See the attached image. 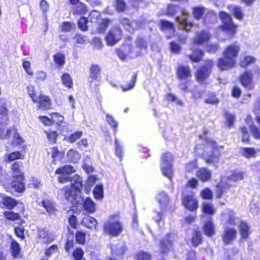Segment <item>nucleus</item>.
Segmentation results:
<instances>
[{
	"mask_svg": "<svg viewBox=\"0 0 260 260\" xmlns=\"http://www.w3.org/2000/svg\"><path fill=\"white\" fill-rule=\"evenodd\" d=\"M101 69L97 64H92L90 68L89 77L92 80H96L100 77Z\"/></svg>",
	"mask_w": 260,
	"mask_h": 260,
	"instance_id": "33",
	"label": "nucleus"
},
{
	"mask_svg": "<svg viewBox=\"0 0 260 260\" xmlns=\"http://www.w3.org/2000/svg\"><path fill=\"white\" fill-rule=\"evenodd\" d=\"M20 162L16 161L14 162L11 167V169L13 171V177H19L21 178L22 177L23 173L20 171Z\"/></svg>",
	"mask_w": 260,
	"mask_h": 260,
	"instance_id": "36",
	"label": "nucleus"
},
{
	"mask_svg": "<svg viewBox=\"0 0 260 260\" xmlns=\"http://www.w3.org/2000/svg\"><path fill=\"white\" fill-rule=\"evenodd\" d=\"M255 59L251 56H247L241 62L240 66L242 68H246L249 64L254 62Z\"/></svg>",
	"mask_w": 260,
	"mask_h": 260,
	"instance_id": "56",
	"label": "nucleus"
},
{
	"mask_svg": "<svg viewBox=\"0 0 260 260\" xmlns=\"http://www.w3.org/2000/svg\"><path fill=\"white\" fill-rule=\"evenodd\" d=\"M236 62L233 59H229L224 57L218 59L217 67L221 70H226L233 68Z\"/></svg>",
	"mask_w": 260,
	"mask_h": 260,
	"instance_id": "14",
	"label": "nucleus"
},
{
	"mask_svg": "<svg viewBox=\"0 0 260 260\" xmlns=\"http://www.w3.org/2000/svg\"><path fill=\"white\" fill-rule=\"evenodd\" d=\"M51 119L53 123L57 124L61 123L63 120V116L57 113H53L51 115Z\"/></svg>",
	"mask_w": 260,
	"mask_h": 260,
	"instance_id": "63",
	"label": "nucleus"
},
{
	"mask_svg": "<svg viewBox=\"0 0 260 260\" xmlns=\"http://www.w3.org/2000/svg\"><path fill=\"white\" fill-rule=\"evenodd\" d=\"M182 202L185 207L190 211L196 210L198 207V201L192 194L184 196Z\"/></svg>",
	"mask_w": 260,
	"mask_h": 260,
	"instance_id": "11",
	"label": "nucleus"
},
{
	"mask_svg": "<svg viewBox=\"0 0 260 260\" xmlns=\"http://www.w3.org/2000/svg\"><path fill=\"white\" fill-rule=\"evenodd\" d=\"M83 254L84 252L81 248L76 249L73 253L75 260H81L83 258Z\"/></svg>",
	"mask_w": 260,
	"mask_h": 260,
	"instance_id": "64",
	"label": "nucleus"
},
{
	"mask_svg": "<svg viewBox=\"0 0 260 260\" xmlns=\"http://www.w3.org/2000/svg\"><path fill=\"white\" fill-rule=\"evenodd\" d=\"M135 43L136 47L140 50H146L147 48V43L143 38L138 37Z\"/></svg>",
	"mask_w": 260,
	"mask_h": 260,
	"instance_id": "47",
	"label": "nucleus"
},
{
	"mask_svg": "<svg viewBox=\"0 0 260 260\" xmlns=\"http://www.w3.org/2000/svg\"><path fill=\"white\" fill-rule=\"evenodd\" d=\"M22 155L19 151L12 152L6 155V161L11 162L17 159H21Z\"/></svg>",
	"mask_w": 260,
	"mask_h": 260,
	"instance_id": "49",
	"label": "nucleus"
},
{
	"mask_svg": "<svg viewBox=\"0 0 260 260\" xmlns=\"http://www.w3.org/2000/svg\"><path fill=\"white\" fill-rule=\"evenodd\" d=\"M87 12L86 6L82 3H79L74 10V13L78 14H85Z\"/></svg>",
	"mask_w": 260,
	"mask_h": 260,
	"instance_id": "50",
	"label": "nucleus"
},
{
	"mask_svg": "<svg viewBox=\"0 0 260 260\" xmlns=\"http://www.w3.org/2000/svg\"><path fill=\"white\" fill-rule=\"evenodd\" d=\"M172 156L171 153L166 152L163 154L161 161V169L164 176L171 178L172 175Z\"/></svg>",
	"mask_w": 260,
	"mask_h": 260,
	"instance_id": "5",
	"label": "nucleus"
},
{
	"mask_svg": "<svg viewBox=\"0 0 260 260\" xmlns=\"http://www.w3.org/2000/svg\"><path fill=\"white\" fill-rule=\"evenodd\" d=\"M4 214L6 218L10 220H16L20 218V215L18 213L13 211H6Z\"/></svg>",
	"mask_w": 260,
	"mask_h": 260,
	"instance_id": "54",
	"label": "nucleus"
},
{
	"mask_svg": "<svg viewBox=\"0 0 260 260\" xmlns=\"http://www.w3.org/2000/svg\"><path fill=\"white\" fill-rule=\"evenodd\" d=\"M20 247L18 243L13 240L11 244V252L12 256L19 257L20 256Z\"/></svg>",
	"mask_w": 260,
	"mask_h": 260,
	"instance_id": "31",
	"label": "nucleus"
},
{
	"mask_svg": "<svg viewBox=\"0 0 260 260\" xmlns=\"http://www.w3.org/2000/svg\"><path fill=\"white\" fill-rule=\"evenodd\" d=\"M178 77L182 80L187 79L191 76L190 68L187 66H180L177 69Z\"/></svg>",
	"mask_w": 260,
	"mask_h": 260,
	"instance_id": "17",
	"label": "nucleus"
},
{
	"mask_svg": "<svg viewBox=\"0 0 260 260\" xmlns=\"http://www.w3.org/2000/svg\"><path fill=\"white\" fill-rule=\"evenodd\" d=\"M76 25L74 23L71 22H64L60 25V29L62 32H70L75 29Z\"/></svg>",
	"mask_w": 260,
	"mask_h": 260,
	"instance_id": "40",
	"label": "nucleus"
},
{
	"mask_svg": "<svg viewBox=\"0 0 260 260\" xmlns=\"http://www.w3.org/2000/svg\"><path fill=\"white\" fill-rule=\"evenodd\" d=\"M213 66V63L212 60H207L205 66L201 68L197 72L196 77L197 79L202 81L210 75Z\"/></svg>",
	"mask_w": 260,
	"mask_h": 260,
	"instance_id": "9",
	"label": "nucleus"
},
{
	"mask_svg": "<svg viewBox=\"0 0 260 260\" xmlns=\"http://www.w3.org/2000/svg\"><path fill=\"white\" fill-rule=\"evenodd\" d=\"M68 160L72 162L76 163L80 159V155L79 153L74 149H70L67 154Z\"/></svg>",
	"mask_w": 260,
	"mask_h": 260,
	"instance_id": "32",
	"label": "nucleus"
},
{
	"mask_svg": "<svg viewBox=\"0 0 260 260\" xmlns=\"http://www.w3.org/2000/svg\"><path fill=\"white\" fill-rule=\"evenodd\" d=\"M202 241V235L200 232L196 231L194 232L192 238L191 243L194 246H197L199 245Z\"/></svg>",
	"mask_w": 260,
	"mask_h": 260,
	"instance_id": "42",
	"label": "nucleus"
},
{
	"mask_svg": "<svg viewBox=\"0 0 260 260\" xmlns=\"http://www.w3.org/2000/svg\"><path fill=\"white\" fill-rule=\"evenodd\" d=\"M88 22L87 18L81 17L78 22V27L82 31H87L88 29L87 23Z\"/></svg>",
	"mask_w": 260,
	"mask_h": 260,
	"instance_id": "53",
	"label": "nucleus"
},
{
	"mask_svg": "<svg viewBox=\"0 0 260 260\" xmlns=\"http://www.w3.org/2000/svg\"><path fill=\"white\" fill-rule=\"evenodd\" d=\"M103 229L105 233L116 237L122 233L123 228L118 216H111L105 222Z\"/></svg>",
	"mask_w": 260,
	"mask_h": 260,
	"instance_id": "2",
	"label": "nucleus"
},
{
	"mask_svg": "<svg viewBox=\"0 0 260 260\" xmlns=\"http://www.w3.org/2000/svg\"><path fill=\"white\" fill-rule=\"evenodd\" d=\"M83 206L86 211L93 213L95 210V203L89 198H87L84 202Z\"/></svg>",
	"mask_w": 260,
	"mask_h": 260,
	"instance_id": "37",
	"label": "nucleus"
},
{
	"mask_svg": "<svg viewBox=\"0 0 260 260\" xmlns=\"http://www.w3.org/2000/svg\"><path fill=\"white\" fill-rule=\"evenodd\" d=\"M76 172V170L70 165H65L57 168L55 173V174H64L70 175Z\"/></svg>",
	"mask_w": 260,
	"mask_h": 260,
	"instance_id": "28",
	"label": "nucleus"
},
{
	"mask_svg": "<svg viewBox=\"0 0 260 260\" xmlns=\"http://www.w3.org/2000/svg\"><path fill=\"white\" fill-rule=\"evenodd\" d=\"M93 193L96 199L101 200L103 198V187L102 185H96L93 190Z\"/></svg>",
	"mask_w": 260,
	"mask_h": 260,
	"instance_id": "45",
	"label": "nucleus"
},
{
	"mask_svg": "<svg viewBox=\"0 0 260 260\" xmlns=\"http://www.w3.org/2000/svg\"><path fill=\"white\" fill-rule=\"evenodd\" d=\"M232 12L235 17L240 20L243 19L244 14L242 9L239 6H234L232 8Z\"/></svg>",
	"mask_w": 260,
	"mask_h": 260,
	"instance_id": "46",
	"label": "nucleus"
},
{
	"mask_svg": "<svg viewBox=\"0 0 260 260\" xmlns=\"http://www.w3.org/2000/svg\"><path fill=\"white\" fill-rule=\"evenodd\" d=\"M62 84L66 87L71 88L73 86V82L70 75L67 73L63 74L61 76Z\"/></svg>",
	"mask_w": 260,
	"mask_h": 260,
	"instance_id": "48",
	"label": "nucleus"
},
{
	"mask_svg": "<svg viewBox=\"0 0 260 260\" xmlns=\"http://www.w3.org/2000/svg\"><path fill=\"white\" fill-rule=\"evenodd\" d=\"M106 120L114 128V131L115 132L118 126V122L114 119L112 115L109 114H107L106 115Z\"/></svg>",
	"mask_w": 260,
	"mask_h": 260,
	"instance_id": "59",
	"label": "nucleus"
},
{
	"mask_svg": "<svg viewBox=\"0 0 260 260\" xmlns=\"http://www.w3.org/2000/svg\"><path fill=\"white\" fill-rule=\"evenodd\" d=\"M241 153L246 158H249L254 157L256 152L253 148H242L241 149Z\"/></svg>",
	"mask_w": 260,
	"mask_h": 260,
	"instance_id": "39",
	"label": "nucleus"
},
{
	"mask_svg": "<svg viewBox=\"0 0 260 260\" xmlns=\"http://www.w3.org/2000/svg\"><path fill=\"white\" fill-rule=\"evenodd\" d=\"M219 17L222 21V28L232 37L236 33L237 26L233 23L231 16L226 12H221Z\"/></svg>",
	"mask_w": 260,
	"mask_h": 260,
	"instance_id": "4",
	"label": "nucleus"
},
{
	"mask_svg": "<svg viewBox=\"0 0 260 260\" xmlns=\"http://www.w3.org/2000/svg\"><path fill=\"white\" fill-rule=\"evenodd\" d=\"M191 83L189 82H186V83L184 82H181L179 84V87L180 88L185 91V92H189L190 91L192 93V98L194 99H197L198 98L201 97V94L200 93L199 94H196L194 92V91L191 89H189V87L191 85Z\"/></svg>",
	"mask_w": 260,
	"mask_h": 260,
	"instance_id": "27",
	"label": "nucleus"
},
{
	"mask_svg": "<svg viewBox=\"0 0 260 260\" xmlns=\"http://www.w3.org/2000/svg\"><path fill=\"white\" fill-rule=\"evenodd\" d=\"M240 46L233 44L228 46L223 51V56L229 59H233L236 61V58L240 51Z\"/></svg>",
	"mask_w": 260,
	"mask_h": 260,
	"instance_id": "7",
	"label": "nucleus"
},
{
	"mask_svg": "<svg viewBox=\"0 0 260 260\" xmlns=\"http://www.w3.org/2000/svg\"><path fill=\"white\" fill-rule=\"evenodd\" d=\"M120 23L125 29L131 33H133L137 29L141 27L140 22L131 21L126 18H121Z\"/></svg>",
	"mask_w": 260,
	"mask_h": 260,
	"instance_id": "8",
	"label": "nucleus"
},
{
	"mask_svg": "<svg viewBox=\"0 0 260 260\" xmlns=\"http://www.w3.org/2000/svg\"><path fill=\"white\" fill-rule=\"evenodd\" d=\"M42 204L43 207L46 209L47 212L49 214H52L55 211L56 209L55 206L51 201L48 200L43 201Z\"/></svg>",
	"mask_w": 260,
	"mask_h": 260,
	"instance_id": "38",
	"label": "nucleus"
},
{
	"mask_svg": "<svg viewBox=\"0 0 260 260\" xmlns=\"http://www.w3.org/2000/svg\"><path fill=\"white\" fill-rule=\"evenodd\" d=\"M82 188V179L79 176L75 175L73 176L71 185L59 189L57 193L61 198L63 196V198L73 204L75 203H80L83 201L81 196Z\"/></svg>",
	"mask_w": 260,
	"mask_h": 260,
	"instance_id": "1",
	"label": "nucleus"
},
{
	"mask_svg": "<svg viewBox=\"0 0 260 260\" xmlns=\"http://www.w3.org/2000/svg\"><path fill=\"white\" fill-rule=\"evenodd\" d=\"M170 235H168L166 239L162 240L160 242V250L161 252L165 253L168 252L171 246V241L170 240Z\"/></svg>",
	"mask_w": 260,
	"mask_h": 260,
	"instance_id": "29",
	"label": "nucleus"
},
{
	"mask_svg": "<svg viewBox=\"0 0 260 260\" xmlns=\"http://www.w3.org/2000/svg\"><path fill=\"white\" fill-rule=\"evenodd\" d=\"M111 249L112 252L116 255H123L126 249L122 243H119L117 244H111Z\"/></svg>",
	"mask_w": 260,
	"mask_h": 260,
	"instance_id": "25",
	"label": "nucleus"
},
{
	"mask_svg": "<svg viewBox=\"0 0 260 260\" xmlns=\"http://www.w3.org/2000/svg\"><path fill=\"white\" fill-rule=\"evenodd\" d=\"M243 178V174L242 172H233L232 174L228 177L229 181L236 182L238 180H242Z\"/></svg>",
	"mask_w": 260,
	"mask_h": 260,
	"instance_id": "57",
	"label": "nucleus"
},
{
	"mask_svg": "<svg viewBox=\"0 0 260 260\" xmlns=\"http://www.w3.org/2000/svg\"><path fill=\"white\" fill-rule=\"evenodd\" d=\"M5 124H0V139L9 138L11 133V129H6Z\"/></svg>",
	"mask_w": 260,
	"mask_h": 260,
	"instance_id": "43",
	"label": "nucleus"
},
{
	"mask_svg": "<svg viewBox=\"0 0 260 260\" xmlns=\"http://www.w3.org/2000/svg\"><path fill=\"white\" fill-rule=\"evenodd\" d=\"M27 91L29 96L31 98L34 102H37V98L38 96L36 95L35 87L34 85H30L27 87Z\"/></svg>",
	"mask_w": 260,
	"mask_h": 260,
	"instance_id": "55",
	"label": "nucleus"
},
{
	"mask_svg": "<svg viewBox=\"0 0 260 260\" xmlns=\"http://www.w3.org/2000/svg\"><path fill=\"white\" fill-rule=\"evenodd\" d=\"M14 180L12 182V187L14 188L17 192H22L24 190V185L23 183V176L19 178V177H14Z\"/></svg>",
	"mask_w": 260,
	"mask_h": 260,
	"instance_id": "24",
	"label": "nucleus"
},
{
	"mask_svg": "<svg viewBox=\"0 0 260 260\" xmlns=\"http://www.w3.org/2000/svg\"><path fill=\"white\" fill-rule=\"evenodd\" d=\"M82 136V132L81 131H77L74 134H72L69 138L68 141L71 143H73L80 138Z\"/></svg>",
	"mask_w": 260,
	"mask_h": 260,
	"instance_id": "62",
	"label": "nucleus"
},
{
	"mask_svg": "<svg viewBox=\"0 0 260 260\" xmlns=\"http://www.w3.org/2000/svg\"><path fill=\"white\" fill-rule=\"evenodd\" d=\"M206 11V9L203 7H196L193 9V15L195 19L199 20Z\"/></svg>",
	"mask_w": 260,
	"mask_h": 260,
	"instance_id": "41",
	"label": "nucleus"
},
{
	"mask_svg": "<svg viewBox=\"0 0 260 260\" xmlns=\"http://www.w3.org/2000/svg\"><path fill=\"white\" fill-rule=\"evenodd\" d=\"M202 209L204 213L209 215H213L215 213V210L213 205L207 203H204L202 205Z\"/></svg>",
	"mask_w": 260,
	"mask_h": 260,
	"instance_id": "44",
	"label": "nucleus"
},
{
	"mask_svg": "<svg viewBox=\"0 0 260 260\" xmlns=\"http://www.w3.org/2000/svg\"><path fill=\"white\" fill-rule=\"evenodd\" d=\"M161 29L165 30H174V25L173 23L168 21L162 20L160 21Z\"/></svg>",
	"mask_w": 260,
	"mask_h": 260,
	"instance_id": "52",
	"label": "nucleus"
},
{
	"mask_svg": "<svg viewBox=\"0 0 260 260\" xmlns=\"http://www.w3.org/2000/svg\"><path fill=\"white\" fill-rule=\"evenodd\" d=\"M37 102L35 103L39 104L38 107L40 109H47L50 106V100L48 96L40 95L37 97Z\"/></svg>",
	"mask_w": 260,
	"mask_h": 260,
	"instance_id": "18",
	"label": "nucleus"
},
{
	"mask_svg": "<svg viewBox=\"0 0 260 260\" xmlns=\"http://www.w3.org/2000/svg\"><path fill=\"white\" fill-rule=\"evenodd\" d=\"M246 123L247 125L249 127L250 132L253 137L257 139H260V131L255 125L253 124L250 117H247Z\"/></svg>",
	"mask_w": 260,
	"mask_h": 260,
	"instance_id": "23",
	"label": "nucleus"
},
{
	"mask_svg": "<svg viewBox=\"0 0 260 260\" xmlns=\"http://www.w3.org/2000/svg\"><path fill=\"white\" fill-rule=\"evenodd\" d=\"M188 14L184 10H182V15L180 17H176V20L178 22L180 27L186 31L190 30L192 27V24L191 23H188L187 21V16Z\"/></svg>",
	"mask_w": 260,
	"mask_h": 260,
	"instance_id": "12",
	"label": "nucleus"
},
{
	"mask_svg": "<svg viewBox=\"0 0 260 260\" xmlns=\"http://www.w3.org/2000/svg\"><path fill=\"white\" fill-rule=\"evenodd\" d=\"M54 60L56 64L62 66L64 63V56L61 53H57L54 55Z\"/></svg>",
	"mask_w": 260,
	"mask_h": 260,
	"instance_id": "60",
	"label": "nucleus"
},
{
	"mask_svg": "<svg viewBox=\"0 0 260 260\" xmlns=\"http://www.w3.org/2000/svg\"><path fill=\"white\" fill-rule=\"evenodd\" d=\"M81 224L88 229H95L97 221L94 218L86 216L83 218Z\"/></svg>",
	"mask_w": 260,
	"mask_h": 260,
	"instance_id": "22",
	"label": "nucleus"
},
{
	"mask_svg": "<svg viewBox=\"0 0 260 260\" xmlns=\"http://www.w3.org/2000/svg\"><path fill=\"white\" fill-rule=\"evenodd\" d=\"M115 8L118 12H124L126 9V4L124 0H116Z\"/></svg>",
	"mask_w": 260,
	"mask_h": 260,
	"instance_id": "51",
	"label": "nucleus"
},
{
	"mask_svg": "<svg viewBox=\"0 0 260 260\" xmlns=\"http://www.w3.org/2000/svg\"><path fill=\"white\" fill-rule=\"evenodd\" d=\"M206 145V148H210L213 149L212 154L208 157H205V160L207 163L212 164L214 166H217L220 156V153L219 151V147L215 142L211 139H206L205 140Z\"/></svg>",
	"mask_w": 260,
	"mask_h": 260,
	"instance_id": "3",
	"label": "nucleus"
},
{
	"mask_svg": "<svg viewBox=\"0 0 260 260\" xmlns=\"http://www.w3.org/2000/svg\"><path fill=\"white\" fill-rule=\"evenodd\" d=\"M240 81L242 84L249 89L253 88L252 81V74L251 72L246 71L240 76Z\"/></svg>",
	"mask_w": 260,
	"mask_h": 260,
	"instance_id": "15",
	"label": "nucleus"
},
{
	"mask_svg": "<svg viewBox=\"0 0 260 260\" xmlns=\"http://www.w3.org/2000/svg\"><path fill=\"white\" fill-rule=\"evenodd\" d=\"M151 255L146 252L140 251L136 255V258L137 260H151Z\"/></svg>",
	"mask_w": 260,
	"mask_h": 260,
	"instance_id": "58",
	"label": "nucleus"
},
{
	"mask_svg": "<svg viewBox=\"0 0 260 260\" xmlns=\"http://www.w3.org/2000/svg\"><path fill=\"white\" fill-rule=\"evenodd\" d=\"M203 55V51L200 49H194L193 50L192 53L188 55V57L192 62H198L201 60Z\"/></svg>",
	"mask_w": 260,
	"mask_h": 260,
	"instance_id": "34",
	"label": "nucleus"
},
{
	"mask_svg": "<svg viewBox=\"0 0 260 260\" xmlns=\"http://www.w3.org/2000/svg\"><path fill=\"white\" fill-rule=\"evenodd\" d=\"M40 239L42 240L44 243L51 242L53 240V238L45 230H41L39 231L38 234Z\"/></svg>",
	"mask_w": 260,
	"mask_h": 260,
	"instance_id": "30",
	"label": "nucleus"
},
{
	"mask_svg": "<svg viewBox=\"0 0 260 260\" xmlns=\"http://www.w3.org/2000/svg\"><path fill=\"white\" fill-rule=\"evenodd\" d=\"M0 204H2V208H5L8 209H11L14 208L16 205V201L12 198L6 197L2 199Z\"/></svg>",
	"mask_w": 260,
	"mask_h": 260,
	"instance_id": "21",
	"label": "nucleus"
},
{
	"mask_svg": "<svg viewBox=\"0 0 260 260\" xmlns=\"http://www.w3.org/2000/svg\"><path fill=\"white\" fill-rule=\"evenodd\" d=\"M203 231L206 236H213L215 234V226L211 220L206 222L204 225Z\"/></svg>",
	"mask_w": 260,
	"mask_h": 260,
	"instance_id": "26",
	"label": "nucleus"
},
{
	"mask_svg": "<svg viewBox=\"0 0 260 260\" xmlns=\"http://www.w3.org/2000/svg\"><path fill=\"white\" fill-rule=\"evenodd\" d=\"M59 174L60 175V176L58 177L57 179L60 183H65L68 182H71L73 177L71 178L70 176V175H66L64 174Z\"/></svg>",
	"mask_w": 260,
	"mask_h": 260,
	"instance_id": "61",
	"label": "nucleus"
},
{
	"mask_svg": "<svg viewBox=\"0 0 260 260\" xmlns=\"http://www.w3.org/2000/svg\"><path fill=\"white\" fill-rule=\"evenodd\" d=\"M240 232L241 238L246 239L250 233L248 225L244 222H241L240 225Z\"/></svg>",
	"mask_w": 260,
	"mask_h": 260,
	"instance_id": "35",
	"label": "nucleus"
},
{
	"mask_svg": "<svg viewBox=\"0 0 260 260\" xmlns=\"http://www.w3.org/2000/svg\"><path fill=\"white\" fill-rule=\"evenodd\" d=\"M197 176L203 182L209 180L211 177V171L205 168H202L197 172Z\"/></svg>",
	"mask_w": 260,
	"mask_h": 260,
	"instance_id": "20",
	"label": "nucleus"
},
{
	"mask_svg": "<svg viewBox=\"0 0 260 260\" xmlns=\"http://www.w3.org/2000/svg\"><path fill=\"white\" fill-rule=\"evenodd\" d=\"M9 119L5 100L0 99V124H7Z\"/></svg>",
	"mask_w": 260,
	"mask_h": 260,
	"instance_id": "16",
	"label": "nucleus"
},
{
	"mask_svg": "<svg viewBox=\"0 0 260 260\" xmlns=\"http://www.w3.org/2000/svg\"><path fill=\"white\" fill-rule=\"evenodd\" d=\"M156 200L161 209H165L168 205L170 199L167 194L164 191H160L156 197Z\"/></svg>",
	"mask_w": 260,
	"mask_h": 260,
	"instance_id": "19",
	"label": "nucleus"
},
{
	"mask_svg": "<svg viewBox=\"0 0 260 260\" xmlns=\"http://www.w3.org/2000/svg\"><path fill=\"white\" fill-rule=\"evenodd\" d=\"M210 38V35L208 31L202 30L196 33L193 41V44L203 45L207 42Z\"/></svg>",
	"mask_w": 260,
	"mask_h": 260,
	"instance_id": "10",
	"label": "nucleus"
},
{
	"mask_svg": "<svg viewBox=\"0 0 260 260\" xmlns=\"http://www.w3.org/2000/svg\"><path fill=\"white\" fill-rule=\"evenodd\" d=\"M237 236V231L233 228H226L224 230L222 239L223 242L226 244H230L234 240H235Z\"/></svg>",
	"mask_w": 260,
	"mask_h": 260,
	"instance_id": "13",
	"label": "nucleus"
},
{
	"mask_svg": "<svg viewBox=\"0 0 260 260\" xmlns=\"http://www.w3.org/2000/svg\"><path fill=\"white\" fill-rule=\"evenodd\" d=\"M122 37V32L120 28L114 27L112 28L107 34L106 40L108 45L113 46L119 41Z\"/></svg>",
	"mask_w": 260,
	"mask_h": 260,
	"instance_id": "6",
	"label": "nucleus"
}]
</instances>
